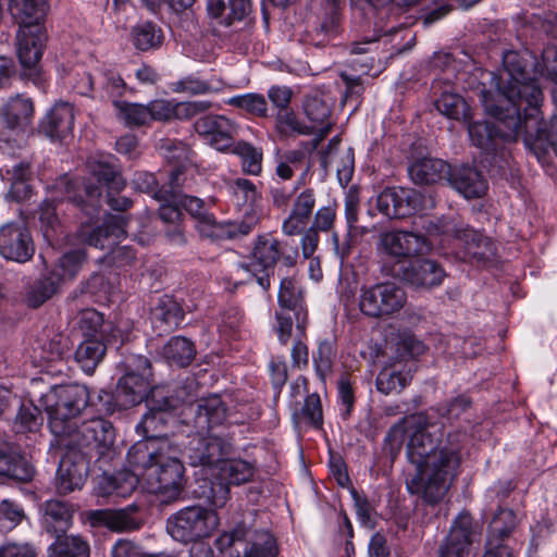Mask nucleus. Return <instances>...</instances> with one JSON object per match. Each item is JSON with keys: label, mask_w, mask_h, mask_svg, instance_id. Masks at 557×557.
Wrapping results in <instances>:
<instances>
[{"label": "nucleus", "mask_w": 557, "mask_h": 557, "mask_svg": "<svg viewBox=\"0 0 557 557\" xmlns=\"http://www.w3.org/2000/svg\"><path fill=\"white\" fill-rule=\"evenodd\" d=\"M408 432L407 458L413 467L406 478V487L411 495L435 504L444 498L460 462L459 449L440 442L442 425L431 422L423 413L413 414L395 424L388 436L401 440Z\"/></svg>", "instance_id": "obj_1"}, {"label": "nucleus", "mask_w": 557, "mask_h": 557, "mask_svg": "<svg viewBox=\"0 0 557 557\" xmlns=\"http://www.w3.org/2000/svg\"><path fill=\"white\" fill-rule=\"evenodd\" d=\"M88 401L89 389L82 384L54 385L39 398V405L47 413L49 429L59 445L95 451L103 457L112 449L114 429L102 418L77 424V417Z\"/></svg>", "instance_id": "obj_2"}, {"label": "nucleus", "mask_w": 557, "mask_h": 557, "mask_svg": "<svg viewBox=\"0 0 557 557\" xmlns=\"http://www.w3.org/2000/svg\"><path fill=\"white\" fill-rule=\"evenodd\" d=\"M527 59L517 51H507L503 54V69L497 73H490L491 88L480 90V99L485 112L497 120V125L486 121L473 122L468 125L471 143L484 150L493 146L495 135L508 140L523 138V116L521 107L524 99L509 102L505 100L503 87L511 86L518 92L522 84H533L525 72Z\"/></svg>", "instance_id": "obj_3"}, {"label": "nucleus", "mask_w": 557, "mask_h": 557, "mask_svg": "<svg viewBox=\"0 0 557 557\" xmlns=\"http://www.w3.org/2000/svg\"><path fill=\"white\" fill-rule=\"evenodd\" d=\"M182 422L190 428L183 454L191 466L215 467L230 454L231 443L216 429L226 419V408L219 395H210L182 409Z\"/></svg>", "instance_id": "obj_4"}, {"label": "nucleus", "mask_w": 557, "mask_h": 557, "mask_svg": "<svg viewBox=\"0 0 557 557\" xmlns=\"http://www.w3.org/2000/svg\"><path fill=\"white\" fill-rule=\"evenodd\" d=\"M172 450L168 441L151 440L136 443L127 454L129 465L140 471L147 491L164 502L177 499L185 484V468Z\"/></svg>", "instance_id": "obj_5"}, {"label": "nucleus", "mask_w": 557, "mask_h": 557, "mask_svg": "<svg viewBox=\"0 0 557 557\" xmlns=\"http://www.w3.org/2000/svg\"><path fill=\"white\" fill-rule=\"evenodd\" d=\"M504 95L512 103L516 99H524L523 109V143L524 146L536 156L539 160L544 158L549 150L557 154V115L549 120L543 117L541 107L544 96L541 88L533 84H522L518 92L511 86L505 87Z\"/></svg>", "instance_id": "obj_6"}, {"label": "nucleus", "mask_w": 557, "mask_h": 557, "mask_svg": "<svg viewBox=\"0 0 557 557\" xmlns=\"http://www.w3.org/2000/svg\"><path fill=\"white\" fill-rule=\"evenodd\" d=\"M428 236L438 239L443 249H461V260L485 261L494 256V244L481 233L470 228L459 216L429 220L423 226Z\"/></svg>", "instance_id": "obj_7"}, {"label": "nucleus", "mask_w": 557, "mask_h": 557, "mask_svg": "<svg viewBox=\"0 0 557 557\" xmlns=\"http://www.w3.org/2000/svg\"><path fill=\"white\" fill-rule=\"evenodd\" d=\"M222 557H276L275 537L264 529H256L245 521L216 539Z\"/></svg>", "instance_id": "obj_8"}, {"label": "nucleus", "mask_w": 557, "mask_h": 557, "mask_svg": "<svg viewBox=\"0 0 557 557\" xmlns=\"http://www.w3.org/2000/svg\"><path fill=\"white\" fill-rule=\"evenodd\" d=\"M193 384L194 381L185 385L174 384L151 388L147 400L148 411L136 429L141 430L147 437H160L162 435L161 426L166 422V412L180 406L184 408L187 404L194 403L190 394Z\"/></svg>", "instance_id": "obj_9"}, {"label": "nucleus", "mask_w": 557, "mask_h": 557, "mask_svg": "<svg viewBox=\"0 0 557 557\" xmlns=\"http://www.w3.org/2000/svg\"><path fill=\"white\" fill-rule=\"evenodd\" d=\"M219 524L220 518L215 510L193 505L171 515L166 521V531L177 542H199L210 537Z\"/></svg>", "instance_id": "obj_10"}, {"label": "nucleus", "mask_w": 557, "mask_h": 557, "mask_svg": "<svg viewBox=\"0 0 557 557\" xmlns=\"http://www.w3.org/2000/svg\"><path fill=\"white\" fill-rule=\"evenodd\" d=\"M180 205L198 221L201 235L212 238H238L248 235L258 224L255 212H250L240 221L218 223L209 212L207 203L194 196H178Z\"/></svg>", "instance_id": "obj_11"}, {"label": "nucleus", "mask_w": 557, "mask_h": 557, "mask_svg": "<svg viewBox=\"0 0 557 557\" xmlns=\"http://www.w3.org/2000/svg\"><path fill=\"white\" fill-rule=\"evenodd\" d=\"M282 310L294 311L296 317V329L304 334L307 324V311L304 308V292L301 286L293 278L285 277L281 281L277 295ZM277 325L275 331L278 341L287 344L292 336L293 320L289 312L280 311L276 313Z\"/></svg>", "instance_id": "obj_12"}, {"label": "nucleus", "mask_w": 557, "mask_h": 557, "mask_svg": "<svg viewBox=\"0 0 557 557\" xmlns=\"http://www.w3.org/2000/svg\"><path fill=\"white\" fill-rule=\"evenodd\" d=\"M405 290L386 282L363 286L359 295L360 311L371 318H381L399 311L406 304Z\"/></svg>", "instance_id": "obj_13"}, {"label": "nucleus", "mask_w": 557, "mask_h": 557, "mask_svg": "<svg viewBox=\"0 0 557 557\" xmlns=\"http://www.w3.org/2000/svg\"><path fill=\"white\" fill-rule=\"evenodd\" d=\"M298 246L294 242L278 240L270 234L259 235L253 244L252 265L267 271L281 262L285 267H294L298 259Z\"/></svg>", "instance_id": "obj_14"}, {"label": "nucleus", "mask_w": 557, "mask_h": 557, "mask_svg": "<svg viewBox=\"0 0 557 557\" xmlns=\"http://www.w3.org/2000/svg\"><path fill=\"white\" fill-rule=\"evenodd\" d=\"M35 253L30 230L23 221H11L0 226V256L9 261L25 263Z\"/></svg>", "instance_id": "obj_15"}, {"label": "nucleus", "mask_w": 557, "mask_h": 557, "mask_svg": "<svg viewBox=\"0 0 557 557\" xmlns=\"http://www.w3.org/2000/svg\"><path fill=\"white\" fill-rule=\"evenodd\" d=\"M424 200L414 189L389 187L376 196V208L386 218L403 219L421 211Z\"/></svg>", "instance_id": "obj_16"}, {"label": "nucleus", "mask_w": 557, "mask_h": 557, "mask_svg": "<svg viewBox=\"0 0 557 557\" xmlns=\"http://www.w3.org/2000/svg\"><path fill=\"white\" fill-rule=\"evenodd\" d=\"M480 535L468 513H460L438 546L437 557H470V546Z\"/></svg>", "instance_id": "obj_17"}, {"label": "nucleus", "mask_w": 557, "mask_h": 557, "mask_svg": "<svg viewBox=\"0 0 557 557\" xmlns=\"http://www.w3.org/2000/svg\"><path fill=\"white\" fill-rule=\"evenodd\" d=\"M17 57L23 67V74L29 78L39 75V61L47 41V35L41 26L18 28Z\"/></svg>", "instance_id": "obj_18"}, {"label": "nucleus", "mask_w": 557, "mask_h": 557, "mask_svg": "<svg viewBox=\"0 0 557 557\" xmlns=\"http://www.w3.org/2000/svg\"><path fill=\"white\" fill-rule=\"evenodd\" d=\"M379 248L388 257L400 261L430 252L432 245L421 235L405 231H389L380 235Z\"/></svg>", "instance_id": "obj_19"}, {"label": "nucleus", "mask_w": 557, "mask_h": 557, "mask_svg": "<svg viewBox=\"0 0 557 557\" xmlns=\"http://www.w3.org/2000/svg\"><path fill=\"white\" fill-rule=\"evenodd\" d=\"M34 115V103L30 98L23 95H16L10 98L1 109L0 143L10 144L16 138H12L11 133L18 135L25 132L30 124Z\"/></svg>", "instance_id": "obj_20"}, {"label": "nucleus", "mask_w": 557, "mask_h": 557, "mask_svg": "<svg viewBox=\"0 0 557 557\" xmlns=\"http://www.w3.org/2000/svg\"><path fill=\"white\" fill-rule=\"evenodd\" d=\"M199 136L211 147L219 151L231 150L238 125L224 115H205L195 123Z\"/></svg>", "instance_id": "obj_21"}, {"label": "nucleus", "mask_w": 557, "mask_h": 557, "mask_svg": "<svg viewBox=\"0 0 557 557\" xmlns=\"http://www.w3.org/2000/svg\"><path fill=\"white\" fill-rule=\"evenodd\" d=\"M126 219L123 214H109L92 231L82 230L81 238L89 246L111 250L125 235Z\"/></svg>", "instance_id": "obj_22"}, {"label": "nucleus", "mask_w": 557, "mask_h": 557, "mask_svg": "<svg viewBox=\"0 0 557 557\" xmlns=\"http://www.w3.org/2000/svg\"><path fill=\"white\" fill-rule=\"evenodd\" d=\"M150 376L138 374L129 370L120 379L115 389V401L122 408H128L141 403L145 398L148 400L150 391Z\"/></svg>", "instance_id": "obj_23"}, {"label": "nucleus", "mask_w": 557, "mask_h": 557, "mask_svg": "<svg viewBox=\"0 0 557 557\" xmlns=\"http://www.w3.org/2000/svg\"><path fill=\"white\" fill-rule=\"evenodd\" d=\"M446 276L443 267L432 259H418L403 270V280L422 288L440 286Z\"/></svg>", "instance_id": "obj_24"}, {"label": "nucleus", "mask_w": 557, "mask_h": 557, "mask_svg": "<svg viewBox=\"0 0 557 557\" xmlns=\"http://www.w3.org/2000/svg\"><path fill=\"white\" fill-rule=\"evenodd\" d=\"M90 182L85 184V194L89 201L98 199L106 186L111 191H120L124 188L125 182L116 172L113 165L106 161L90 163Z\"/></svg>", "instance_id": "obj_25"}, {"label": "nucleus", "mask_w": 557, "mask_h": 557, "mask_svg": "<svg viewBox=\"0 0 557 557\" xmlns=\"http://www.w3.org/2000/svg\"><path fill=\"white\" fill-rule=\"evenodd\" d=\"M448 182L467 199L480 198L487 190V181L475 168L461 165L450 170Z\"/></svg>", "instance_id": "obj_26"}, {"label": "nucleus", "mask_w": 557, "mask_h": 557, "mask_svg": "<svg viewBox=\"0 0 557 557\" xmlns=\"http://www.w3.org/2000/svg\"><path fill=\"white\" fill-rule=\"evenodd\" d=\"M523 58L527 59L525 72H528L530 79L540 88L536 83V76H545L555 83V87L552 91L554 104L557 110V47H546L541 55V61H536L534 55L529 51L519 52Z\"/></svg>", "instance_id": "obj_27"}, {"label": "nucleus", "mask_w": 557, "mask_h": 557, "mask_svg": "<svg viewBox=\"0 0 557 557\" xmlns=\"http://www.w3.org/2000/svg\"><path fill=\"white\" fill-rule=\"evenodd\" d=\"M74 119L73 106L69 102H58L46 114L41 129L51 139H63L72 133Z\"/></svg>", "instance_id": "obj_28"}, {"label": "nucleus", "mask_w": 557, "mask_h": 557, "mask_svg": "<svg viewBox=\"0 0 557 557\" xmlns=\"http://www.w3.org/2000/svg\"><path fill=\"white\" fill-rule=\"evenodd\" d=\"M314 206V191L309 188L301 191L294 200L290 213L283 221V233L288 236L300 234L306 228Z\"/></svg>", "instance_id": "obj_29"}, {"label": "nucleus", "mask_w": 557, "mask_h": 557, "mask_svg": "<svg viewBox=\"0 0 557 557\" xmlns=\"http://www.w3.org/2000/svg\"><path fill=\"white\" fill-rule=\"evenodd\" d=\"M129 470H121L114 474H102L98 479V494L103 497L126 498L132 495L139 483L138 475Z\"/></svg>", "instance_id": "obj_30"}, {"label": "nucleus", "mask_w": 557, "mask_h": 557, "mask_svg": "<svg viewBox=\"0 0 557 557\" xmlns=\"http://www.w3.org/2000/svg\"><path fill=\"white\" fill-rule=\"evenodd\" d=\"M0 475L20 481H28L34 475V467L16 454L9 440L0 434Z\"/></svg>", "instance_id": "obj_31"}, {"label": "nucleus", "mask_w": 557, "mask_h": 557, "mask_svg": "<svg viewBox=\"0 0 557 557\" xmlns=\"http://www.w3.org/2000/svg\"><path fill=\"white\" fill-rule=\"evenodd\" d=\"M87 476V463L83 458L73 460L70 456L61 459L57 470V488L62 494L83 487Z\"/></svg>", "instance_id": "obj_32"}, {"label": "nucleus", "mask_w": 557, "mask_h": 557, "mask_svg": "<svg viewBox=\"0 0 557 557\" xmlns=\"http://www.w3.org/2000/svg\"><path fill=\"white\" fill-rule=\"evenodd\" d=\"M450 170L448 163L433 158L417 159L408 168L411 180L417 184H434L442 180L448 181Z\"/></svg>", "instance_id": "obj_33"}, {"label": "nucleus", "mask_w": 557, "mask_h": 557, "mask_svg": "<svg viewBox=\"0 0 557 557\" xmlns=\"http://www.w3.org/2000/svg\"><path fill=\"white\" fill-rule=\"evenodd\" d=\"M151 319L154 329L161 332H170L176 329L184 319V311L181 305L172 297L164 295L151 311Z\"/></svg>", "instance_id": "obj_34"}, {"label": "nucleus", "mask_w": 557, "mask_h": 557, "mask_svg": "<svg viewBox=\"0 0 557 557\" xmlns=\"http://www.w3.org/2000/svg\"><path fill=\"white\" fill-rule=\"evenodd\" d=\"M304 112L311 132H320L323 138L331 129V109L325 99L318 94L308 95L304 101Z\"/></svg>", "instance_id": "obj_35"}, {"label": "nucleus", "mask_w": 557, "mask_h": 557, "mask_svg": "<svg viewBox=\"0 0 557 557\" xmlns=\"http://www.w3.org/2000/svg\"><path fill=\"white\" fill-rule=\"evenodd\" d=\"M73 508L67 503L59 499H50L42 508V524L50 533L65 532L73 518Z\"/></svg>", "instance_id": "obj_36"}, {"label": "nucleus", "mask_w": 557, "mask_h": 557, "mask_svg": "<svg viewBox=\"0 0 557 557\" xmlns=\"http://www.w3.org/2000/svg\"><path fill=\"white\" fill-rule=\"evenodd\" d=\"M411 380V371L401 362L386 364L377 374L375 385L380 393L388 395L405 388Z\"/></svg>", "instance_id": "obj_37"}, {"label": "nucleus", "mask_w": 557, "mask_h": 557, "mask_svg": "<svg viewBox=\"0 0 557 557\" xmlns=\"http://www.w3.org/2000/svg\"><path fill=\"white\" fill-rule=\"evenodd\" d=\"M10 11L18 22L20 28L40 26V21L48 12L47 0H11Z\"/></svg>", "instance_id": "obj_38"}, {"label": "nucleus", "mask_w": 557, "mask_h": 557, "mask_svg": "<svg viewBox=\"0 0 557 557\" xmlns=\"http://www.w3.org/2000/svg\"><path fill=\"white\" fill-rule=\"evenodd\" d=\"M214 469H216L220 480L234 485L250 481L255 474V466L243 459H224L222 457Z\"/></svg>", "instance_id": "obj_39"}, {"label": "nucleus", "mask_w": 557, "mask_h": 557, "mask_svg": "<svg viewBox=\"0 0 557 557\" xmlns=\"http://www.w3.org/2000/svg\"><path fill=\"white\" fill-rule=\"evenodd\" d=\"M79 327L85 338H100L108 343L117 339L116 331L111 323H106L103 314L94 309L82 312Z\"/></svg>", "instance_id": "obj_40"}, {"label": "nucleus", "mask_w": 557, "mask_h": 557, "mask_svg": "<svg viewBox=\"0 0 557 557\" xmlns=\"http://www.w3.org/2000/svg\"><path fill=\"white\" fill-rule=\"evenodd\" d=\"M104 339L85 338L75 351V359L86 373H92L106 354Z\"/></svg>", "instance_id": "obj_41"}, {"label": "nucleus", "mask_w": 557, "mask_h": 557, "mask_svg": "<svg viewBox=\"0 0 557 557\" xmlns=\"http://www.w3.org/2000/svg\"><path fill=\"white\" fill-rule=\"evenodd\" d=\"M89 545L77 535L57 536L48 548V557H88Z\"/></svg>", "instance_id": "obj_42"}, {"label": "nucleus", "mask_w": 557, "mask_h": 557, "mask_svg": "<svg viewBox=\"0 0 557 557\" xmlns=\"http://www.w3.org/2000/svg\"><path fill=\"white\" fill-rule=\"evenodd\" d=\"M195 354L194 343L183 336L170 338L162 349L163 357L180 367L189 364L195 358Z\"/></svg>", "instance_id": "obj_43"}, {"label": "nucleus", "mask_w": 557, "mask_h": 557, "mask_svg": "<svg viewBox=\"0 0 557 557\" xmlns=\"http://www.w3.org/2000/svg\"><path fill=\"white\" fill-rule=\"evenodd\" d=\"M231 152L239 157L242 171L245 174L258 176L262 172L263 152L249 143L238 141L233 145Z\"/></svg>", "instance_id": "obj_44"}, {"label": "nucleus", "mask_w": 557, "mask_h": 557, "mask_svg": "<svg viewBox=\"0 0 557 557\" xmlns=\"http://www.w3.org/2000/svg\"><path fill=\"white\" fill-rule=\"evenodd\" d=\"M438 112L456 121L468 122L470 111L467 101L458 94L451 91L442 92L436 101Z\"/></svg>", "instance_id": "obj_45"}, {"label": "nucleus", "mask_w": 557, "mask_h": 557, "mask_svg": "<svg viewBox=\"0 0 557 557\" xmlns=\"http://www.w3.org/2000/svg\"><path fill=\"white\" fill-rule=\"evenodd\" d=\"M84 261L85 253L83 250L77 249L69 251L59 259L50 274L54 276L55 281L61 285L76 276Z\"/></svg>", "instance_id": "obj_46"}, {"label": "nucleus", "mask_w": 557, "mask_h": 557, "mask_svg": "<svg viewBox=\"0 0 557 557\" xmlns=\"http://www.w3.org/2000/svg\"><path fill=\"white\" fill-rule=\"evenodd\" d=\"M228 9L227 24L242 21L251 12L250 0H208V11L213 17L221 16Z\"/></svg>", "instance_id": "obj_47"}, {"label": "nucleus", "mask_w": 557, "mask_h": 557, "mask_svg": "<svg viewBox=\"0 0 557 557\" xmlns=\"http://www.w3.org/2000/svg\"><path fill=\"white\" fill-rule=\"evenodd\" d=\"M59 287L60 284L58 281L49 273V275L28 286L25 294V301L27 306L38 308L50 299L58 292Z\"/></svg>", "instance_id": "obj_48"}, {"label": "nucleus", "mask_w": 557, "mask_h": 557, "mask_svg": "<svg viewBox=\"0 0 557 557\" xmlns=\"http://www.w3.org/2000/svg\"><path fill=\"white\" fill-rule=\"evenodd\" d=\"M297 170H302V177L310 170L304 151L289 150L278 157L275 173L280 178L284 181L290 180Z\"/></svg>", "instance_id": "obj_49"}, {"label": "nucleus", "mask_w": 557, "mask_h": 557, "mask_svg": "<svg viewBox=\"0 0 557 557\" xmlns=\"http://www.w3.org/2000/svg\"><path fill=\"white\" fill-rule=\"evenodd\" d=\"M42 417L38 407L32 403L22 404L13 422L16 433H37L42 426Z\"/></svg>", "instance_id": "obj_50"}, {"label": "nucleus", "mask_w": 557, "mask_h": 557, "mask_svg": "<svg viewBox=\"0 0 557 557\" xmlns=\"http://www.w3.org/2000/svg\"><path fill=\"white\" fill-rule=\"evenodd\" d=\"M116 117L127 126H141L149 123L147 106L126 101H113Z\"/></svg>", "instance_id": "obj_51"}, {"label": "nucleus", "mask_w": 557, "mask_h": 557, "mask_svg": "<svg viewBox=\"0 0 557 557\" xmlns=\"http://www.w3.org/2000/svg\"><path fill=\"white\" fill-rule=\"evenodd\" d=\"M226 103L258 117H264L268 114V103L261 94L248 92L236 95L231 97Z\"/></svg>", "instance_id": "obj_52"}, {"label": "nucleus", "mask_w": 557, "mask_h": 557, "mask_svg": "<svg viewBox=\"0 0 557 557\" xmlns=\"http://www.w3.org/2000/svg\"><path fill=\"white\" fill-rule=\"evenodd\" d=\"M132 36L135 47L141 51L158 48L162 42L160 28L149 22L135 26Z\"/></svg>", "instance_id": "obj_53"}, {"label": "nucleus", "mask_w": 557, "mask_h": 557, "mask_svg": "<svg viewBox=\"0 0 557 557\" xmlns=\"http://www.w3.org/2000/svg\"><path fill=\"white\" fill-rule=\"evenodd\" d=\"M232 193L235 196L238 203H243L248 207V209L245 211L244 218L250 212H255L257 218L259 219V215L257 211L253 208V205L258 201L260 198V193L257 188V186L247 178H237L233 182L231 185Z\"/></svg>", "instance_id": "obj_54"}, {"label": "nucleus", "mask_w": 557, "mask_h": 557, "mask_svg": "<svg viewBox=\"0 0 557 557\" xmlns=\"http://www.w3.org/2000/svg\"><path fill=\"white\" fill-rule=\"evenodd\" d=\"M515 525L516 516L513 511L506 508L499 509L490 523L487 539L494 537L495 541L505 543Z\"/></svg>", "instance_id": "obj_55"}, {"label": "nucleus", "mask_w": 557, "mask_h": 557, "mask_svg": "<svg viewBox=\"0 0 557 557\" xmlns=\"http://www.w3.org/2000/svg\"><path fill=\"white\" fill-rule=\"evenodd\" d=\"M133 187L141 193L151 194L157 200H169L173 195H168V190L159 189L158 181L152 173L137 172L132 181Z\"/></svg>", "instance_id": "obj_56"}, {"label": "nucleus", "mask_w": 557, "mask_h": 557, "mask_svg": "<svg viewBox=\"0 0 557 557\" xmlns=\"http://www.w3.org/2000/svg\"><path fill=\"white\" fill-rule=\"evenodd\" d=\"M101 521L113 531H125L135 529V521L128 509L106 510L100 512Z\"/></svg>", "instance_id": "obj_57"}, {"label": "nucleus", "mask_w": 557, "mask_h": 557, "mask_svg": "<svg viewBox=\"0 0 557 557\" xmlns=\"http://www.w3.org/2000/svg\"><path fill=\"white\" fill-rule=\"evenodd\" d=\"M333 356L332 342L329 339L321 341L317 354L313 356L315 371L321 377H324L331 371Z\"/></svg>", "instance_id": "obj_58"}, {"label": "nucleus", "mask_w": 557, "mask_h": 557, "mask_svg": "<svg viewBox=\"0 0 557 557\" xmlns=\"http://www.w3.org/2000/svg\"><path fill=\"white\" fill-rule=\"evenodd\" d=\"M58 199V196H53L51 200H46L39 208V220L47 237L50 236V232H54L59 225V218L55 213L54 205Z\"/></svg>", "instance_id": "obj_59"}, {"label": "nucleus", "mask_w": 557, "mask_h": 557, "mask_svg": "<svg viewBox=\"0 0 557 557\" xmlns=\"http://www.w3.org/2000/svg\"><path fill=\"white\" fill-rule=\"evenodd\" d=\"M301 413L312 426L321 428L323 423V413L321 399L318 394L314 393L307 396Z\"/></svg>", "instance_id": "obj_60"}, {"label": "nucleus", "mask_w": 557, "mask_h": 557, "mask_svg": "<svg viewBox=\"0 0 557 557\" xmlns=\"http://www.w3.org/2000/svg\"><path fill=\"white\" fill-rule=\"evenodd\" d=\"M150 121H169L174 119V101L168 99H156L147 104Z\"/></svg>", "instance_id": "obj_61"}, {"label": "nucleus", "mask_w": 557, "mask_h": 557, "mask_svg": "<svg viewBox=\"0 0 557 557\" xmlns=\"http://www.w3.org/2000/svg\"><path fill=\"white\" fill-rule=\"evenodd\" d=\"M26 518L23 507L10 499L0 503V520L8 521L9 528H15Z\"/></svg>", "instance_id": "obj_62"}, {"label": "nucleus", "mask_w": 557, "mask_h": 557, "mask_svg": "<svg viewBox=\"0 0 557 557\" xmlns=\"http://www.w3.org/2000/svg\"><path fill=\"white\" fill-rule=\"evenodd\" d=\"M337 389L341 416L347 419L351 414L355 404L354 391L349 381L346 379H341Z\"/></svg>", "instance_id": "obj_63"}, {"label": "nucleus", "mask_w": 557, "mask_h": 557, "mask_svg": "<svg viewBox=\"0 0 557 557\" xmlns=\"http://www.w3.org/2000/svg\"><path fill=\"white\" fill-rule=\"evenodd\" d=\"M336 218L335 205L321 207L314 214L313 224L310 228H315L317 232H327L333 227Z\"/></svg>", "instance_id": "obj_64"}]
</instances>
